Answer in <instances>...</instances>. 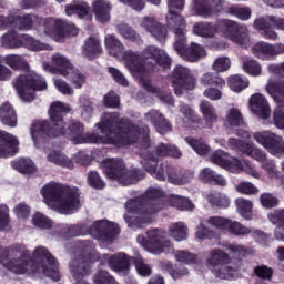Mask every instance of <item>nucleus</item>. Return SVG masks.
<instances>
[{
  "label": "nucleus",
  "mask_w": 284,
  "mask_h": 284,
  "mask_svg": "<svg viewBox=\"0 0 284 284\" xmlns=\"http://www.w3.org/2000/svg\"><path fill=\"white\" fill-rule=\"evenodd\" d=\"M70 112V105L55 101L51 103L49 116L51 126L48 121L36 122L30 128L31 139L36 148H43L45 141L51 136H68L75 145L81 143H103V145H132L141 143L142 148L150 146V129L146 126L143 132L125 118H119L118 113H104L95 128H99L102 135L94 133H84L85 128L77 120L65 122L63 114Z\"/></svg>",
  "instance_id": "f257e3e1"
},
{
  "label": "nucleus",
  "mask_w": 284,
  "mask_h": 284,
  "mask_svg": "<svg viewBox=\"0 0 284 284\" xmlns=\"http://www.w3.org/2000/svg\"><path fill=\"white\" fill-rule=\"evenodd\" d=\"M106 52L124 61L125 68L129 72L139 81V84L148 90V92H153L159 99L169 105H174V98L171 93H165V91H160L154 88L150 80L148 79V69L152 68L153 70H170L172 61L165 51L156 47H148L142 54L140 55L133 51H125V47L116 37L109 34L104 39Z\"/></svg>",
  "instance_id": "f03ea898"
},
{
  "label": "nucleus",
  "mask_w": 284,
  "mask_h": 284,
  "mask_svg": "<svg viewBox=\"0 0 284 284\" xmlns=\"http://www.w3.org/2000/svg\"><path fill=\"white\" fill-rule=\"evenodd\" d=\"M28 253L26 252V246L23 244H16L6 251L0 248V263L12 272L13 274H29L41 278V276H49L52 281H59L61 275L57 270V260L48 252L43 246H38L34 250L33 257L40 262L29 261L26 258Z\"/></svg>",
  "instance_id": "7ed1b4c3"
},
{
  "label": "nucleus",
  "mask_w": 284,
  "mask_h": 284,
  "mask_svg": "<svg viewBox=\"0 0 284 284\" xmlns=\"http://www.w3.org/2000/svg\"><path fill=\"white\" fill-rule=\"evenodd\" d=\"M140 156L144 170L152 176H155L158 181H169V183L173 185H185L194 179V174L190 172L183 173L179 171V169L168 164H162L156 170L159 159H163V156L181 158V151L175 145L162 143L158 145L154 151H152V149L142 151Z\"/></svg>",
  "instance_id": "20e7f679"
},
{
  "label": "nucleus",
  "mask_w": 284,
  "mask_h": 284,
  "mask_svg": "<svg viewBox=\"0 0 284 284\" xmlns=\"http://www.w3.org/2000/svg\"><path fill=\"white\" fill-rule=\"evenodd\" d=\"M185 8V0H169L168 1V14L166 23L171 30L175 32L176 52L184 59V61H199L201 57H206L205 49L196 43H191L190 47H185V19L179 14L181 10Z\"/></svg>",
  "instance_id": "39448f33"
},
{
  "label": "nucleus",
  "mask_w": 284,
  "mask_h": 284,
  "mask_svg": "<svg viewBox=\"0 0 284 284\" xmlns=\"http://www.w3.org/2000/svg\"><path fill=\"white\" fill-rule=\"evenodd\" d=\"M40 192L45 205L59 214H74L81 207L79 193L63 184L49 182Z\"/></svg>",
  "instance_id": "423d86ee"
},
{
  "label": "nucleus",
  "mask_w": 284,
  "mask_h": 284,
  "mask_svg": "<svg viewBox=\"0 0 284 284\" xmlns=\"http://www.w3.org/2000/svg\"><path fill=\"white\" fill-rule=\"evenodd\" d=\"M194 34L197 37H203L204 39H210L212 37H224L237 43V45H245L250 43V31L247 27L241 26L232 20H221L217 24H212L210 22H199L193 28Z\"/></svg>",
  "instance_id": "0eeeda50"
},
{
  "label": "nucleus",
  "mask_w": 284,
  "mask_h": 284,
  "mask_svg": "<svg viewBox=\"0 0 284 284\" xmlns=\"http://www.w3.org/2000/svg\"><path fill=\"white\" fill-rule=\"evenodd\" d=\"M16 17V28L19 30H34L38 37L41 39H60L63 37V31H61V21L57 18H39L36 14H24Z\"/></svg>",
  "instance_id": "6e6552de"
},
{
  "label": "nucleus",
  "mask_w": 284,
  "mask_h": 284,
  "mask_svg": "<svg viewBox=\"0 0 284 284\" xmlns=\"http://www.w3.org/2000/svg\"><path fill=\"white\" fill-rule=\"evenodd\" d=\"M206 265L212 274L222 281H232L241 270V261L232 262L230 255L221 248L210 251Z\"/></svg>",
  "instance_id": "1a4fd4ad"
},
{
  "label": "nucleus",
  "mask_w": 284,
  "mask_h": 284,
  "mask_svg": "<svg viewBox=\"0 0 284 284\" xmlns=\"http://www.w3.org/2000/svg\"><path fill=\"white\" fill-rule=\"evenodd\" d=\"M215 143H217V145H221V148L229 146L230 150H233L234 152H241L242 154H247V156H252V159H255V161H260L261 163H263L262 165L264 170H266L271 179H278V171H276L274 162H265V152H263L261 149L255 148L254 145L245 143L241 140H236L234 138L229 139V142L220 138L215 140Z\"/></svg>",
  "instance_id": "9d476101"
},
{
  "label": "nucleus",
  "mask_w": 284,
  "mask_h": 284,
  "mask_svg": "<svg viewBox=\"0 0 284 284\" xmlns=\"http://www.w3.org/2000/svg\"><path fill=\"white\" fill-rule=\"evenodd\" d=\"M14 90H17L22 101H34V92L48 90V82L45 78L41 77L34 71L18 75L12 81Z\"/></svg>",
  "instance_id": "9b49d317"
},
{
  "label": "nucleus",
  "mask_w": 284,
  "mask_h": 284,
  "mask_svg": "<svg viewBox=\"0 0 284 284\" xmlns=\"http://www.w3.org/2000/svg\"><path fill=\"white\" fill-rule=\"evenodd\" d=\"M206 223L211 225V227H215V230H226L234 236H247V234H252L253 239H256L258 243H266V241H270V236L267 234L258 230L250 229L241 222L230 220L227 217L211 216L207 219Z\"/></svg>",
  "instance_id": "f8f14e48"
},
{
  "label": "nucleus",
  "mask_w": 284,
  "mask_h": 284,
  "mask_svg": "<svg viewBox=\"0 0 284 284\" xmlns=\"http://www.w3.org/2000/svg\"><path fill=\"white\" fill-rule=\"evenodd\" d=\"M102 168L108 179L119 181L121 185H133L139 181V171L126 169L123 160L106 159L102 162Z\"/></svg>",
  "instance_id": "ddd939ff"
},
{
  "label": "nucleus",
  "mask_w": 284,
  "mask_h": 284,
  "mask_svg": "<svg viewBox=\"0 0 284 284\" xmlns=\"http://www.w3.org/2000/svg\"><path fill=\"white\" fill-rule=\"evenodd\" d=\"M126 214L124 220L129 227H143L148 223H152V215L161 210V206L143 205L136 200H130L125 204Z\"/></svg>",
  "instance_id": "4468645a"
},
{
  "label": "nucleus",
  "mask_w": 284,
  "mask_h": 284,
  "mask_svg": "<svg viewBox=\"0 0 284 284\" xmlns=\"http://www.w3.org/2000/svg\"><path fill=\"white\" fill-rule=\"evenodd\" d=\"M212 163L219 165L220 168H224L229 172L233 174H241V172H245L253 176V179H261V174L255 171L254 166H252L248 162H241L239 159L227 154L223 150L215 151L211 156Z\"/></svg>",
  "instance_id": "2eb2a0df"
},
{
  "label": "nucleus",
  "mask_w": 284,
  "mask_h": 284,
  "mask_svg": "<svg viewBox=\"0 0 284 284\" xmlns=\"http://www.w3.org/2000/svg\"><path fill=\"white\" fill-rule=\"evenodd\" d=\"M0 43L3 48L14 50L17 48H27L32 52H41L43 50H52V47L48 43H43L28 34L17 36V32L10 31L4 33L0 38Z\"/></svg>",
  "instance_id": "dca6fc26"
},
{
  "label": "nucleus",
  "mask_w": 284,
  "mask_h": 284,
  "mask_svg": "<svg viewBox=\"0 0 284 284\" xmlns=\"http://www.w3.org/2000/svg\"><path fill=\"white\" fill-rule=\"evenodd\" d=\"M103 261H106L113 272H125L130 270V263H134L135 270L140 276H150L152 274V268L143 262L141 256L138 257H128L125 253H119L115 255H103Z\"/></svg>",
  "instance_id": "f3484780"
},
{
  "label": "nucleus",
  "mask_w": 284,
  "mask_h": 284,
  "mask_svg": "<svg viewBox=\"0 0 284 284\" xmlns=\"http://www.w3.org/2000/svg\"><path fill=\"white\" fill-rule=\"evenodd\" d=\"M138 243L150 254H170V252H174L172 242L165 237V232L162 230L149 231L146 239L143 235H139Z\"/></svg>",
  "instance_id": "a211bd4d"
},
{
  "label": "nucleus",
  "mask_w": 284,
  "mask_h": 284,
  "mask_svg": "<svg viewBox=\"0 0 284 284\" xmlns=\"http://www.w3.org/2000/svg\"><path fill=\"white\" fill-rule=\"evenodd\" d=\"M265 90L277 104L273 112V123L278 130H284V80H268Z\"/></svg>",
  "instance_id": "6ab92c4d"
},
{
  "label": "nucleus",
  "mask_w": 284,
  "mask_h": 284,
  "mask_svg": "<svg viewBox=\"0 0 284 284\" xmlns=\"http://www.w3.org/2000/svg\"><path fill=\"white\" fill-rule=\"evenodd\" d=\"M253 139L256 143L263 145L273 156H281L284 154V142L281 135L266 130L253 133Z\"/></svg>",
  "instance_id": "aec40b11"
},
{
  "label": "nucleus",
  "mask_w": 284,
  "mask_h": 284,
  "mask_svg": "<svg viewBox=\"0 0 284 284\" xmlns=\"http://www.w3.org/2000/svg\"><path fill=\"white\" fill-rule=\"evenodd\" d=\"M171 83L173 85L175 94L178 97H181L183 92L187 90H194L196 85V79L192 77L190 69L183 65H178L173 70V73L171 77Z\"/></svg>",
  "instance_id": "412c9836"
},
{
  "label": "nucleus",
  "mask_w": 284,
  "mask_h": 284,
  "mask_svg": "<svg viewBox=\"0 0 284 284\" xmlns=\"http://www.w3.org/2000/svg\"><path fill=\"white\" fill-rule=\"evenodd\" d=\"M251 52L261 61H274L276 57L284 54V43L272 44L261 41L252 47Z\"/></svg>",
  "instance_id": "4be33fe9"
},
{
  "label": "nucleus",
  "mask_w": 284,
  "mask_h": 284,
  "mask_svg": "<svg viewBox=\"0 0 284 284\" xmlns=\"http://www.w3.org/2000/svg\"><path fill=\"white\" fill-rule=\"evenodd\" d=\"M255 30H258L260 34H263L265 39L271 41H276L278 34L275 33L272 28H277V30H284V19L280 18L276 20L274 16H268L266 18H258L254 21Z\"/></svg>",
  "instance_id": "5701e85b"
},
{
  "label": "nucleus",
  "mask_w": 284,
  "mask_h": 284,
  "mask_svg": "<svg viewBox=\"0 0 284 284\" xmlns=\"http://www.w3.org/2000/svg\"><path fill=\"white\" fill-rule=\"evenodd\" d=\"M74 65L65 55L61 53H54L51 57V64L50 62L42 63V70L44 72H50L51 74H60V77H68Z\"/></svg>",
  "instance_id": "b1692460"
},
{
  "label": "nucleus",
  "mask_w": 284,
  "mask_h": 284,
  "mask_svg": "<svg viewBox=\"0 0 284 284\" xmlns=\"http://www.w3.org/2000/svg\"><path fill=\"white\" fill-rule=\"evenodd\" d=\"M248 108L252 114L262 121H267L272 116L270 101L263 93H253L248 99Z\"/></svg>",
  "instance_id": "393cba45"
},
{
  "label": "nucleus",
  "mask_w": 284,
  "mask_h": 284,
  "mask_svg": "<svg viewBox=\"0 0 284 284\" xmlns=\"http://www.w3.org/2000/svg\"><path fill=\"white\" fill-rule=\"evenodd\" d=\"M99 261V255L92 251L89 257L79 256L70 263V272L75 281H81L83 276L90 274V264Z\"/></svg>",
  "instance_id": "a878e982"
},
{
  "label": "nucleus",
  "mask_w": 284,
  "mask_h": 284,
  "mask_svg": "<svg viewBox=\"0 0 284 284\" xmlns=\"http://www.w3.org/2000/svg\"><path fill=\"white\" fill-rule=\"evenodd\" d=\"M90 234L94 239H106V241H110L119 234V226L108 220L97 221L93 223Z\"/></svg>",
  "instance_id": "bb28decb"
},
{
  "label": "nucleus",
  "mask_w": 284,
  "mask_h": 284,
  "mask_svg": "<svg viewBox=\"0 0 284 284\" xmlns=\"http://www.w3.org/2000/svg\"><path fill=\"white\" fill-rule=\"evenodd\" d=\"M141 28H145L156 41L163 42L168 37V29L154 18L145 17L140 21Z\"/></svg>",
  "instance_id": "cd10ccee"
},
{
  "label": "nucleus",
  "mask_w": 284,
  "mask_h": 284,
  "mask_svg": "<svg viewBox=\"0 0 284 284\" xmlns=\"http://www.w3.org/2000/svg\"><path fill=\"white\" fill-rule=\"evenodd\" d=\"M19 145V139L8 133L7 131L0 130V158L13 156L14 150Z\"/></svg>",
  "instance_id": "c85d7f7f"
},
{
  "label": "nucleus",
  "mask_w": 284,
  "mask_h": 284,
  "mask_svg": "<svg viewBox=\"0 0 284 284\" xmlns=\"http://www.w3.org/2000/svg\"><path fill=\"white\" fill-rule=\"evenodd\" d=\"M67 17H72L77 14L79 19H84L85 21L92 20V11L90 10V4L83 0H75L70 4L65 6Z\"/></svg>",
  "instance_id": "c756f323"
},
{
  "label": "nucleus",
  "mask_w": 284,
  "mask_h": 284,
  "mask_svg": "<svg viewBox=\"0 0 284 284\" xmlns=\"http://www.w3.org/2000/svg\"><path fill=\"white\" fill-rule=\"evenodd\" d=\"M145 121H148V123H152L160 134H165V132H170L172 130L170 122H168V120L163 118V114L156 110L149 111L145 114Z\"/></svg>",
  "instance_id": "7c9ffc66"
},
{
  "label": "nucleus",
  "mask_w": 284,
  "mask_h": 284,
  "mask_svg": "<svg viewBox=\"0 0 284 284\" xmlns=\"http://www.w3.org/2000/svg\"><path fill=\"white\" fill-rule=\"evenodd\" d=\"M145 121H148V123H152L160 134H165V132H170L172 130L170 122H168V120L163 118V114L156 110L149 111L145 114Z\"/></svg>",
  "instance_id": "2f4dec72"
},
{
  "label": "nucleus",
  "mask_w": 284,
  "mask_h": 284,
  "mask_svg": "<svg viewBox=\"0 0 284 284\" xmlns=\"http://www.w3.org/2000/svg\"><path fill=\"white\" fill-rule=\"evenodd\" d=\"M110 10H112V7L108 0H95L92 2V12L100 23H105L110 20Z\"/></svg>",
  "instance_id": "473e14b6"
},
{
  "label": "nucleus",
  "mask_w": 284,
  "mask_h": 284,
  "mask_svg": "<svg viewBox=\"0 0 284 284\" xmlns=\"http://www.w3.org/2000/svg\"><path fill=\"white\" fill-rule=\"evenodd\" d=\"M201 118L187 105L181 108V114L178 118V123L184 128H199Z\"/></svg>",
  "instance_id": "72a5a7b5"
},
{
  "label": "nucleus",
  "mask_w": 284,
  "mask_h": 284,
  "mask_svg": "<svg viewBox=\"0 0 284 284\" xmlns=\"http://www.w3.org/2000/svg\"><path fill=\"white\" fill-rule=\"evenodd\" d=\"M101 52H103V48L99 38L90 37L84 41V45L82 47L83 57H87V59H97Z\"/></svg>",
  "instance_id": "f704fd0d"
},
{
  "label": "nucleus",
  "mask_w": 284,
  "mask_h": 284,
  "mask_svg": "<svg viewBox=\"0 0 284 284\" xmlns=\"http://www.w3.org/2000/svg\"><path fill=\"white\" fill-rule=\"evenodd\" d=\"M268 220L273 225H278L275 229L274 236L276 241H282L284 243V209H277L268 214Z\"/></svg>",
  "instance_id": "c9c22d12"
},
{
  "label": "nucleus",
  "mask_w": 284,
  "mask_h": 284,
  "mask_svg": "<svg viewBox=\"0 0 284 284\" xmlns=\"http://www.w3.org/2000/svg\"><path fill=\"white\" fill-rule=\"evenodd\" d=\"M200 112L207 128H212V124L219 121V115L216 114V108H214V104L207 100H203L200 102Z\"/></svg>",
  "instance_id": "e433bc0d"
},
{
  "label": "nucleus",
  "mask_w": 284,
  "mask_h": 284,
  "mask_svg": "<svg viewBox=\"0 0 284 284\" xmlns=\"http://www.w3.org/2000/svg\"><path fill=\"white\" fill-rule=\"evenodd\" d=\"M0 120L3 125H9V128H17V113L10 103H4L1 105Z\"/></svg>",
  "instance_id": "4c0bfd02"
},
{
  "label": "nucleus",
  "mask_w": 284,
  "mask_h": 284,
  "mask_svg": "<svg viewBox=\"0 0 284 284\" xmlns=\"http://www.w3.org/2000/svg\"><path fill=\"white\" fill-rule=\"evenodd\" d=\"M227 85L232 92L237 94L250 88V80L242 74H234L227 78Z\"/></svg>",
  "instance_id": "58836bf2"
},
{
  "label": "nucleus",
  "mask_w": 284,
  "mask_h": 284,
  "mask_svg": "<svg viewBox=\"0 0 284 284\" xmlns=\"http://www.w3.org/2000/svg\"><path fill=\"white\" fill-rule=\"evenodd\" d=\"M194 4L196 14L200 17H210L212 12H219L221 10V1L213 2L212 7L205 0H194Z\"/></svg>",
  "instance_id": "ea45409f"
},
{
  "label": "nucleus",
  "mask_w": 284,
  "mask_h": 284,
  "mask_svg": "<svg viewBox=\"0 0 284 284\" xmlns=\"http://www.w3.org/2000/svg\"><path fill=\"white\" fill-rule=\"evenodd\" d=\"M224 125L226 128H239L243 125V113L236 108H231L226 111L224 116Z\"/></svg>",
  "instance_id": "a19ab883"
},
{
  "label": "nucleus",
  "mask_w": 284,
  "mask_h": 284,
  "mask_svg": "<svg viewBox=\"0 0 284 284\" xmlns=\"http://www.w3.org/2000/svg\"><path fill=\"white\" fill-rule=\"evenodd\" d=\"M235 206L237 213L240 214V216H242V219H245V221H252V201L239 197L235 200Z\"/></svg>",
  "instance_id": "79ce46f5"
},
{
  "label": "nucleus",
  "mask_w": 284,
  "mask_h": 284,
  "mask_svg": "<svg viewBox=\"0 0 284 284\" xmlns=\"http://www.w3.org/2000/svg\"><path fill=\"white\" fill-rule=\"evenodd\" d=\"M47 160L50 163H54L55 165H61V168H68L69 170H72V168H74V163L72 162V160L68 159L60 151H51L47 155Z\"/></svg>",
  "instance_id": "37998d69"
},
{
  "label": "nucleus",
  "mask_w": 284,
  "mask_h": 284,
  "mask_svg": "<svg viewBox=\"0 0 284 284\" xmlns=\"http://www.w3.org/2000/svg\"><path fill=\"white\" fill-rule=\"evenodd\" d=\"M4 63L11 70H29L30 64H28V61L23 59V57L19 54H9L4 58Z\"/></svg>",
  "instance_id": "c03bdc74"
},
{
  "label": "nucleus",
  "mask_w": 284,
  "mask_h": 284,
  "mask_svg": "<svg viewBox=\"0 0 284 284\" xmlns=\"http://www.w3.org/2000/svg\"><path fill=\"white\" fill-rule=\"evenodd\" d=\"M169 235L174 241H185L187 239V226L183 222H176L169 226Z\"/></svg>",
  "instance_id": "a18cd8bd"
},
{
  "label": "nucleus",
  "mask_w": 284,
  "mask_h": 284,
  "mask_svg": "<svg viewBox=\"0 0 284 284\" xmlns=\"http://www.w3.org/2000/svg\"><path fill=\"white\" fill-rule=\"evenodd\" d=\"M242 70L250 77H261L263 73V67L254 59H245L242 63Z\"/></svg>",
  "instance_id": "49530a36"
},
{
  "label": "nucleus",
  "mask_w": 284,
  "mask_h": 284,
  "mask_svg": "<svg viewBox=\"0 0 284 284\" xmlns=\"http://www.w3.org/2000/svg\"><path fill=\"white\" fill-rule=\"evenodd\" d=\"M201 84L204 85L205 88L207 87L225 88V79L212 72H207L202 75Z\"/></svg>",
  "instance_id": "de8ad7c7"
},
{
  "label": "nucleus",
  "mask_w": 284,
  "mask_h": 284,
  "mask_svg": "<svg viewBox=\"0 0 284 284\" xmlns=\"http://www.w3.org/2000/svg\"><path fill=\"white\" fill-rule=\"evenodd\" d=\"M64 79H68V81H70V83L73 85L75 90H81V88L85 85L87 81L85 74H83L74 67L73 69H71V72H69L68 75H64Z\"/></svg>",
  "instance_id": "09e8293b"
},
{
  "label": "nucleus",
  "mask_w": 284,
  "mask_h": 284,
  "mask_svg": "<svg viewBox=\"0 0 284 284\" xmlns=\"http://www.w3.org/2000/svg\"><path fill=\"white\" fill-rule=\"evenodd\" d=\"M174 256L179 263H184L185 265H191L195 270H199L200 262L196 255L186 251H175Z\"/></svg>",
  "instance_id": "8fccbe9b"
},
{
  "label": "nucleus",
  "mask_w": 284,
  "mask_h": 284,
  "mask_svg": "<svg viewBox=\"0 0 284 284\" xmlns=\"http://www.w3.org/2000/svg\"><path fill=\"white\" fill-rule=\"evenodd\" d=\"M169 201L173 207H176L178 210H181L182 212H186L190 210H194V203L190 201L187 197H183L180 195H171L169 197Z\"/></svg>",
  "instance_id": "3c124183"
},
{
  "label": "nucleus",
  "mask_w": 284,
  "mask_h": 284,
  "mask_svg": "<svg viewBox=\"0 0 284 284\" xmlns=\"http://www.w3.org/2000/svg\"><path fill=\"white\" fill-rule=\"evenodd\" d=\"M206 200L216 207H230V197L224 193L211 192L206 194Z\"/></svg>",
  "instance_id": "603ef678"
},
{
  "label": "nucleus",
  "mask_w": 284,
  "mask_h": 284,
  "mask_svg": "<svg viewBox=\"0 0 284 284\" xmlns=\"http://www.w3.org/2000/svg\"><path fill=\"white\" fill-rule=\"evenodd\" d=\"M11 165L14 168V170H18V172H21L22 174H32V172L37 170L34 162L26 158L13 161Z\"/></svg>",
  "instance_id": "864d4df0"
},
{
  "label": "nucleus",
  "mask_w": 284,
  "mask_h": 284,
  "mask_svg": "<svg viewBox=\"0 0 284 284\" xmlns=\"http://www.w3.org/2000/svg\"><path fill=\"white\" fill-rule=\"evenodd\" d=\"M79 110L82 119L84 121H88V119H91L92 114L94 113V104H92V101L88 99V97L82 95L79 99Z\"/></svg>",
  "instance_id": "5fc2aeb1"
},
{
  "label": "nucleus",
  "mask_w": 284,
  "mask_h": 284,
  "mask_svg": "<svg viewBox=\"0 0 284 284\" xmlns=\"http://www.w3.org/2000/svg\"><path fill=\"white\" fill-rule=\"evenodd\" d=\"M185 142L194 152L199 154V156H206L210 154V146L205 144L202 140H196L194 138H185Z\"/></svg>",
  "instance_id": "6e6d98bb"
},
{
  "label": "nucleus",
  "mask_w": 284,
  "mask_h": 284,
  "mask_svg": "<svg viewBox=\"0 0 284 284\" xmlns=\"http://www.w3.org/2000/svg\"><path fill=\"white\" fill-rule=\"evenodd\" d=\"M229 14L236 17L240 21H247L252 17V9L247 7H230L227 10Z\"/></svg>",
  "instance_id": "4d7b16f0"
},
{
  "label": "nucleus",
  "mask_w": 284,
  "mask_h": 284,
  "mask_svg": "<svg viewBox=\"0 0 284 284\" xmlns=\"http://www.w3.org/2000/svg\"><path fill=\"white\" fill-rule=\"evenodd\" d=\"M61 23L60 30L62 32V36L60 39H53V41H63L64 37H77L79 34V29L72 23L64 22L61 19H58Z\"/></svg>",
  "instance_id": "13d9d810"
},
{
  "label": "nucleus",
  "mask_w": 284,
  "mask_h": 284,
  "mask_svg": "<svg viewBox=\"0 0 284 284\" xmlns=\"http://www.w3.org/2000/svg\"><path fill=\"white\" fill-rule=\"evenodd\" d=\"M230 68H232V60L225 55L216 58L212 64V70H214V72H227Z\"/></svg>",
  "instance_id": "bf43d9fd"
},
{
  "label": "nucleus",
  "mask_w": 284,
  "mask_h": 284,
  "mask_svg": "<svg viewBox=\"0 0 284 284\" xmlns=\"http://www.w3.org/2000/svg\"><path fill=\"white\" fill-rule=\"evenodd\" d=\"M32 224L42 230H50L52 227V220L48 219L43 213L37 212L32 215Z\"/></svg>",
  "instance_id": "052dcab7"
},
{
  "label": "nucleus",
  "mask_w": 284,
  "mask_h": 284,
  "mask_svg": "<svg viewBox=\"0 0 284 284\" xmlns=\"http://www.w3.org/2000/svg\"><path fill=\"white\" fill-rule=\"evenodd\" d=\"M53 85L61 94H65L68 97H72V94H74V89L63 79L54 78Z\"/></svg>",
  "instance_id": "680f3d73"
},
{
  "label": "nucleus",
  "mask_w": 284,
  "mask_h": 284,
  "mask_svg": "<svg viewBox=\"0 0 284 284\" xmlns=\"http://www.w3.org/2000/svg\"><path fill=\"white\" fill-rule=\"evenodd\" d=\"M118 31L121 37L128 39L129 41H139V34H136V31L125 23L119 24Z\"/></svg>",
  "instance_id": "e2e57ef3"
},
{
  "label": "nucleus",
  "mask_w": 284,
  "mask_h": 284,
  "mask_svg": "<svg viewBox=\"0 0 284 284\" xmlns=\"http://www.w3.org/2000/svg\"><path fill=\"white\" fill-rule=\"evenodd\" d=\"M253 272L255 276H257V278H261L262 281H272V276L274 274L272 267L267 265H258L254 268Z\"/></svg>",
  "instance_id": "0e129e2a"
},
{
  "label": "nucleus",
  "mask_w": 284,
  "mask_h": 284,
  "mask_svg": "<svg viewBox=\"0 0 284 284\" xmlns=\"http://www.w3.org/2000/svg\"><path fill=\"white\" fill-rule=\"evenodd\" d=\"M236 192L240 194H256L258 193V189L254 186V184L250 182H241L235 186Z\"/></svg>",
  "instance_id": "69168bd1"
},
{
  "label": "nucleus",
  "mask_w": 284,
  "mask_h": 284,
  "mask_svg": "<svg viewBox=\"0 0 284 284\" xmlns=\"http://www.w3.org/2000/svg\"><path fill=\"white\" fill-rule=\"evenodd\" d=\"M260 202L262 207H276V205H278V199L274 197L272 194L270 193H263L260 196Z\"/></svg>",
  "instance_id": "338daca9"
},
{
  "label": "nucleus",
  "mask_w": 284,
  "mask_h": 284,
  "mask_svg": "<svg viewBox=\"0 0 284 284\" xmlns=\"http://www.w3.org/2000/svg\"><path fill=\"white\" fill-rule=\"evenodd\" d=\"M93 282L95 284H116V280L110 276V274H108L105 271H100L98 274H95Z\"/></svg>",
  "instance_id": "774afa93"
}]
</instances>
